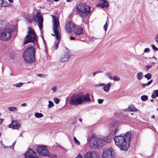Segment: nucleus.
<instances>
[{
  "instance_id": "58836bf2",
  "label": "nucleus",
  "mask_w": 158,
  "mask_h": 158,
  "mask_svg": "<svg viewBox=\"0 0 158 158\" xmlns=\"http://www.w3.org/2000/svg\"><path fill=\"white\" fill-rule=\"evenodd\" d=\"M151 46L153 50H155L156 51L158 50V48L154 44H152Z\"/></svg>"
},
{
  "instance_id": "ea45409f",
  "label": "nucleus",
  "mask_w": 158,
  "mask_h": 158,
  "mask_svg": "<svg viewBox=\"0 0 158 158\" xmlns=\"http://www.w3.org/2000/svg\"><path fill=\"white\" fill-rule=\"evenodd\" d=\"M103 99H98V101L99 104H101L103 103Z\"/></svg>"
},
{
  "instance_id": "4468645a",
  "label": "nucleus",
  "mask_w": 158,
  "mask_h": 158,
  "mask_svg": "<svg viewBox=\"0 0 158 158\" xmlns=\"http://www.w3.org/2000/svg\"><path fill=\"white\" fill-rule=\"evenodd\" d=\"M70 56V54L69 52L67 51L64 54L61 55L59 59V61L62 63L66 62L68 61Z\"/></svg>"
},
{
  "instance_id": "bf43d9fd",
  "label": "nucleus",
  "mask_w": 158,
  "mask_h": 158,
  "mask_svg": "<svg viewBox=\"0 0 158 158\" xmlns=\"http://www.w3.org/2000/svg\"><path fill=\"white\" fill-rule=\"evenodd\" d=\"M3 119L2 118H0V124L2 123L3 121Z\"/></svg>"
},
{
  "instance_id": "a18cd8bd",
  "label": "nucleus",
  "mask_w": 158,
  "mask_h": 158,
  "mask_svg": "<svg viewBox=\"0 0 158 158\" xmlns=\"http://www.w3.org/2000/svg\"><path fill=\"white\" fill-rule=\"evenodd\" d=\"M154 92L156 94V96L158 97V89L154 90Z\"/></svg>"
},
{
  "instance_id": "a878e982",
  "label": "nucleus",
  "mask_w": 158,
  "mask_h": 158,
  "mask_svg": "<svg viewBox=\"0 0 158 158\" xmlns=\"http://www.w3.org/2000/svg\"><path fill=\"white\" fill-rule=\"evenodd\" d=\"M144 77L145 78H147L148 80H149L151 78L152 75L150 73H148L145 75Z\"/></svg>"
},
{
  "instance_id": "393cba45",
  "label": "nucleus",
  "mask_w": 158,
  "mask_h": 158,
  "mask_svg": "<svg viewBox=\"0 0 158 158\" xmlns=\"http://www.w3.org/2000/svg\"><path fill=\"white\" fill-rule=\"evenodd\" d=\"M119 130V127H117L115 130L114 131L112 132V134L113 135H115L117 133Z\"/></svg>"
},
{
  "instance_id": "c9c22d12",
  "label": "nucleus",
  "mask_w": 158,
  "mask_h": 158,
  "mask_svg": "<svg viewBox=\"0 0 158 158\" xmlns=\"http://www.w3.org/2000/svg\"><path fill=\"white\" fill-rule=\"evenodd\" d=\"M154 40L158 44V33L155 36Z\"/></svg>"
},
{
  "instance_id": "7c9ffc66",
  "label": "nucleus",
  "mask_w": 158,
  "mask_h": 158,
  "mask_svg": "<svg viewBox=\"0 0 158 158\" xmlns=\"http://www.w3.org/2000/svg\"><path fill=\"white\" fill-rule=\"evenodd\" d=\"M105 75L107 77L110 79L112 80V77L111 76V74L110 73L107 72L105 73Z\"/></svg>"
},
{
  "instance_id": "9d476101",
  "label": "nucleus",
  "mask_w": 158,
  "mask_h": 158,
  "mask_svg": "<svg viewBox=\"0 0 158 158\" xmlns=\"http://www.w3.org/2000/svg\"><path fill=\"white\" fill-rule=\"evenodd\" d=\"M102 156V158H114L115 153L113 149H105Z\"/></svg>"
},
{
  "instance_id": "4c0bfd02",
  "label": "nucleus",
  "mask_w": 158,
  "mask_h": 158,
  "mask_svg": "<svg viewBox=\"0 0 158 158\" xmlns=\"http://www.w3.org/2000/svg\"><path fill=\"white\" fill-rule=\"evenodd\" d=\"M41 37H42V39H43V42H44V46H45V49L46 50L47 45H46V41L44 40V38L42 36H41Z\"/></svg>"
},
{
  "instance_id": "7ed1b4c3",
  "label": "nucleus",
  "mask_w": 158,
  "mask_h": 158,
  "mask_svg": "<svg viewBox=\"0 0 158 158\" xmlns=\"http://www.w3.org/2000/svg\"><path fill=\"white\" fill-rule=\"evenodd\" d=\"M90 101L89 96L88 94L85 95L74 94L71 97L69 100L70 105L75 106L81 105L83 102Z\"/></svg>"
},
{
  "instance_id": "13d9d810",
  "label": "nucleus",
  "mask_w": 158,
  "mask_h": 158,
  "mask_svg": "<svg viewBox=\"0 0 158 158\" xmlns=\"http://www.w3.org/2000/svg\"><path fill=\"white\" fill-rule=\"evenodd\" d=\"M70 40H74L75 39V38L74 37H73L71 36L70 37Z\"/></svg>"
},
{
  "instance_id": "c756f323",
  "label": "nucleus",
  "mask_w": 158,
  "mask_h": 158,
  "mask_svg": "<svg viewBox=\"0 0 158 158\" xmlns=\"http://www.w3.org/2000/svg\"><path fill=\"white\" fill-rule=\"evenodd\" d=\"M23 83L22 82H19L18 83L15 84L14 85V86L17 88H19L21 87L23 85Z\"/></svg>"
},
{
  "instance_id": "a211bd4d",
  "label": "nucleus",
  "mask_w": 158,
  "mask_h": 158,
  "mask_svg": "<svg viewBox=\"0 0 158 158\" xmlns=\"http://www.w3.org/2000/svg\"><path fill=\"white\" fill-rule=\"evenodd\" d=\"M40 156H50V155L47 149H41Z\"/></svg>"
},
{
  "instance_id": "bb28decb",
  "label": "nucleus",
  "mask_w": 158,
  "mask_h": 158,
  "mask_svg": "<svg viewBox=\"0 0 158 158\" xmlns=\"http://www.w3.org/2000/svg\"><path fill=\"white\" fill-rule=\"evenodd\" d=\"M141 99L142 101H145L148 99V97L145 95H142L141 97Z\"/></svg>"
},
{
  "instance_id": "39448f33",
  "label": "nucleus",
  "mask_w": 158,
  "mask_h": 158,
  "mask_svg": "<svg viewBox=\"0 0 158 158\" xmlns=\"http://www.w3.org/2000/svg\"><path fill=\"white\" fill-rule=\"evenodd\" d=\"M35 49L32 46H29L25 50L23 54V58L27 63H31L35 61Z\"/></svg>"
},
{
  "instance_id": "de8ad7c7",
  "label": "nucleus",
  "mask_w": 158,
  "mask_h": 158,
  "mask_svg": "<svg viewBox=\"0 0 158 158\" xmlns=\"http://www.w3.org/2000/svg\"><path fill=\"white\" fill-rule=\"evenodd\" d=\"M151 97L153 98H156V97H157V96H156V95L155 94H152V95Z\"/></svg>"
},
{
  "instance_id": "5701e85b",
  "label": "nucleus",
  "mask_w": 158,
  "mask_h": 158,
  "mask_svg": "<svg viewBox=\"0 0 158 158\" xmlns=\"http://www.w3.org/2000/svg\"><path fill=\"white\" fill-rule=\"evenodd\" d=\"M8 110L12 112H16L17 111V108L15 106H10L8 108Z\"/></svg>"
},
{
  "instance_id": "f03ea898",
  "label": "nucleus",
  "mask_w": 158,
  "mask_h": 158,
  "mask_svg": "<svg viewBox=\"0 0 158 158\" xmlns=\"http://www.w3.org/2000/svg\"><path fill=\"white\" fill-rule=\"evenodd\" d=\"M108 137H98L93 135L90 138V141H88V145L91 148H101L107 143Z\"/></svg>"
},
{
  "instance_id": "ddd939ff",
  "label": "nucleus",
  "mask_w": 158,
  "mask_h": 158,
  "mask_svg": "<svg viewBox=\"0 0 158 158\" xmlns=\"http://www.w3.org/2000/svg\"><path fill=\"white\" fill-rule=\"evenodd\" d=\"M76 26L72 22H69L66 24L65 28L67 32L70 33L72 31H73Z\"/></svg>"
},
{
  "instance_id": "c03bdc74",
  "label": "nucleus",
  "mask_w": 158,
  "mask_h": 158,
  "mask_svg": "<svg viewBox=\"0 0 158 158\" xmlns=\"http://www.w3.org/2000/svg\"><path fill=\"white\" fill-rule=\"evenodd\" d=\"M35 116L37 118H40V113H35Z\"/></svg>"
},
{
  "instance_id": "2eb2a0df",
  "label": "nucleus",
  "mask_w": 158,
  "mask_h": 158,
  "mask_svg": "<svg viewBox=\"0 0 158 158\" xmlns=\"http://www.w3.org/2000/svg\"><path fill=\"white\" fill-rule=\"evenodd\" d=\"M9 24L6 21H0V31H3L4 30L9 28Z\"/></svg>"
},
{
  "instance_id": "a19ab883",
  "label": "nucleus",
  "mask_w": 158,
  "mask_h": 158,
  "mask_svg": "<svg viewBox=\"0 0 158 158\" xmlns=\"http://www.w3.org/2000/svg\"><path fill=\"white\" fill-rule=\"evenodd\" d=\"M56 86H55L52 87L51 89V90L53 91L54 92H55L56 90Z\"/></svg>"
},
{
  "instance_id": "f704fd0d",
  "label": "nucleus",
  "mask_w": 158,
  "mask_h": 158,
  "mask_svg": "<svg viewBox=\"0 0 158 158\" xmlns=\"http://www.w3.org/2000/svg\"><path fill=\"white\" fill-rule=\"evenodd\" d=\"M54 101L56 104H58L59 103V100L57 98H55L54 99Z\"/></svg>"
},
{
  "instance_id": "20e7f679",
  "label": "nucleus",
  "mask_w": 158,
  "mask_h": 158,
  "mask_svg": "<svg viewBox=\"0 0 158 158\" xmlns=\"http://www.w3.org/2000/svg\"><path fill=\"white\" fill-rule=\"evenodd\" d=\"M52 17L53 22L52 26V29L55 35L56 36V40L55 42L54 46L55 47V48L57 49L60 39V35L59 33V31L57 30V29L60 27L59 23L58 20L56 19L55 16L52 15Z\"/></svg>"
},
{
  "instance_id": "6e6d98bb",
  "label": "nucleus",
  "mask_w": 158,
  "mask_h": 158,
  "mask_svg": "<svg viewBox=\"0 0 158 158\" xmlns=\"http://www.w3.org/2000/svg\"><path fill=\"white\" fill-rule=\"evenodd\" d=\"M51 156L52 157H57V156L55 154L52 155V156Z\"/></svg>"
},
{
  "instance_id": "aec40b11",
  "label": "nucleus",
  "mask_w": 158,
  "mask_h": 158,
  "mask_svg": "<svg viewBox=\"0 0 158 158\" xmlns=\"http://www.w3.org/2000/svg\"><path fill=\"white\" fill-rule=\"evenodd\" d=\"M102 4L98 5V6L102 8L106 7L108 6V3L106 0H100Z\"/></svg>"
},
{
  "instance_id": "0e129e2a",
  "label": "nucleus",
  "mask_w": 158,
  "mask_h": 158,
  "mask_svg": "<svg viewBox=\"0 0 158 158\" xmlns=\"http://www.w3.org/2000/svg\"><path fill=\"white\" fill-rule=\"evenodd\" d=\"M43 116V115L42 114L40 113V118L42 117Z\"/></svg>"
},
{
  "instance_id": "72a5a7b5",
  "label": "nucleus",
  "mask_w": 158,
  "mask_h": 158,
  "mask_svg": "<svg viewBox=\"0 0 158 158\" xmlns=\"http://www.w3.org/2000/svg\"><path fill=\"white\" fill-rule=\"evenodd\" d=\"M73 139L75 144L77 145H79L80 144V142L76 139L75 137H74Z\"/></svg>"
},
{
  "instance_id": "774afa93",
  "label": "nucleus",
  "mask_w": 158,
  "mask_h": 158,
  "mask_svg": "<svg viewBox=\"0 0 158 158\" xmlns=\"http://www.w3.org/2000/svg\"><path fill=\"white\" fill-rule=\"evenodd\" d=\"M154 101V100L153 99H151V100L150 101L151 102H153V101Z\"/></svg>"
},
{
  "instance_id": "603ef678",
  "label": "nucleus",
  "mask_w": 158,
  "mask_h": 158,
  "mask_svg": "<svg viewBox=\"0 0 158 158\" xmlns=\"http://www.w3.org/2000/svg\"><path fill=\"white\" fill-rule=\"evenodd\" d=\"M76 158H82V157L81 156V154H78Z\"/></svg>"
},
{
  "instance_id": "4d7b16f0",
  "label": "nucleus",
  "mask_w": 158,
  "mask_h": 158,
  "mask_svg": "<svg viewBox=\"0 0 158 158\" xmlns=\"http://www.w3.org/2000/svg\"><path fill=\"white\" fill-rule=\"evenodd\" d=\"M105 84L104 83H101L100 85H98L100 86H105Z\"/></svg>"
},
{
  "instance_id": "338daca9",
  "label": "nucleus",
  "mask_w": 158,
  "mask_h": 158,
  "mask_svg": "<svg viewBox=\"0 0 158 158\" xmlns=\"http://www.w3.org/2000/svg\"><path fill=\"white\" fill-rule=\"evenodd\" d=\"M8 1L10 2H12L13 1V0H8Z\"/></svg>"
},
{
  "instance_id": "6e6552de",
  "label": "nucleus",
  "mask_w": 158,
  "mask_h": 158,
  "mask_svg": "<svg viewBox=\"0 0 158 158\" xmlns=\"http://www.w3.org/2000/svg\"><path fill=\"white\" fill-rule=\"evenodd\" d=\"M25 18L28 22H34L36 23H37L40 27V12L38 11L36 14L34 13L31 15L27 14Z\"/></svg>"
},
{
  "instance_id": "4be33fe9",
  "label": "nucleus",
  "mask_w": 158,
  "mask_h": 158,
  "mask_svg": "<svg viewBox=\"0 0 158 158\" xmlns=\"http://www.w3.org/2000/svg\"><path fill=\"white\" fill-rule=\"evenodd\" d=\"M143 77V73L142 72H139L137 73L136 78L139 80H141Z\"/></svg>"
},
{
  "instance_id": "e2e57ef3",
  "label": "nucleus",
  "mask_w": 158,
  "mask_h": 158,
  "mask_svg": "<svg viewBox=\"0 0 158 158\" xmlns=\"http://www.w3.org/2000/svg\"><path fill=\"white\" fill-rule=\"evenodd\" d=\"M98 71V73H103V72L102 71Z\"/></svg>"
},
{
  "instance_id": "37998d69",
  "label": "nucleus",
  "mask_w": 158,
  "mask_h": 158,
  "mask_svg": "<svg viewBox=\"0 0 158 158\" xmlns=\"http://www.w3.org/2000/svg\"><path fill=\"white\" fill-rule=\"evenodd\" d=\"M152 67L151 65H148L146 66V68L147 70H148L149 69L151 68Z\"/></svg>"
},
{
  "instance_id": "6ab92c4d",
  "label": "nucleus",
  "mask_w": 158,
  "mask_h": 158,
  "mask_svg": "<svg viewBox=\"0 0 158 158\" xmlns=\"http://www.w3.org/2000/svg\"><path fill=\"white\" fill-rule=\"evenodd\" d=\"M124 111L129 112L137 111H139V110L135 108L134 106L131 105L127 108L125 109Z\"/></svg>"
},
{
  "instance_id": "412c9836",
  "label": "nucleus",
  "mask_w": 158,
  "mask_h": 158,
  "mask_svg": "<svg viewBox=\"0 0 158 158\" xmlns=\"http://www.w3.org/2000/svg\"><path fill=\"white\" fill-rule=\"evenodd\" d=\"M111 83L110 82L108 83L107 84H106L103 87L104 90L106 92L109 91L110 90V86H111Z\"/></svg>"
},
{
  "instance_id": "cd10ccee",
  "label": "nucleus",
  "mask_w": 158,
  "mask_h": 158,
  "mask_svg": "<svg viewBox=\"0 0 158 158\" xmlns=\"http://www.w3.org/2000/svg\"><path fill=\"white\" fill-rule=\"evenodd\" d=\"M117 122L115 120H111V124L113 126H116L117 125Z\"/></svg>"
},
{
  "instance_id": "9b49d317",
  "label": "nucleus",
  "mask_w": 158,
  "mask_h": 158,
  "mask_svg": "<svg viewBox=\"0 0 158 158\" xmlns=\"http://www.w3.org/2000/svg\"><path fill=\"white\" fill-rule=\"evenodd\" d=\"M84 158H101L100 154L97 152L93 151L86 152Z\"/></svg>"
},
{
  "instance_id": "09e8293b",
  "label": "nucleus",
  "mask_w": 158,
  "mask_h": 158,
  "mask_svg": "<svg viewBox=\"0 0 158 158\" xmlns=\"http://www.w3.org/2000/svg\"><path fill=\"white\" fill-rule=\"evenodd\" d=\"M45 75L40 74V77L44 78L46 77Z\"/></svg>"
},
{
  "instance_id": "423d86ee",
  "label": "nucleus",
  "mask_w": 158,
  "mask_h": 158,
  "mask_svg": "<svg viewBox=\"0 0 158 158\" xmlns=\"http://www.w3.org/2000/svg\"><path fill=\"white\" fill-rule=\"evenodd\" d=\"M77 13L81 16L85 17L90 13V7L86 3H79L76 6Z\"/></svg>"
},
{
  "instance_id": "dca6fc26",
  "label": "nucleus",
  "mask_w": 158,
  "mask_h": 158,
  "mask_svg": "<svg viewBox=\"0 0 158 158\" xmlns=\"http://www.w3.org/2000/svg\"><path fill=\"white\" fill-rule=\"evenodd\" d=\"M73 32L76 36L79 35L83 34V29L81 27H79L77 26H76Z\"/></svg>"
},
{
  "instance_id": "3c124183",
  "label": "nucleus",
  "mask_w": 158,
  "mask_h": 158,
  "mask_svg": "<svg viewBox=\"0 0 158 158\" xmlns=\"http://www.w3.org/2000/svg\"><path fill=\"white\" fill-rule=\"evenodd\" d=\"M147 84H142V86L143 88H145L146 86H147Z\"/></svg>"
},
{
  "instance_id": "0eeeda50",
  "label": "nucleus",
  "mask_w": 158,
  "mask_h": 158,
  "mask_svg": "<svg viewBox=\"0 0 158 158\" xmlns=\"http://www.w3.org/2000/svg\"><path fill=\"white\" fill-rule=\"evenodd\" d=\"M29 42H33L34 44L37 42L35 34L30 27L28 28V34L24 39L23 44L25 45Z\"/></svg>"
},
{
  "instance_id": "8fccbe9b",
  "label": "nucleus",
  "mask_w": 158,
  "mask_h": 158,
  "mask_svg": "<svg viewBox=\"0 0 158 158\" xmlns=\"http://www.w3.org/2000/svg\"><path fill=\"white\" fill-rule=\"evenodd\" d=\"M21 106L23 107H26L27 106V104L26 103H23L22 104Z\"/></svg>"
},
{
  "instance_id": "c85d7f7f",
  "label": "nucleus",
  "mask_w": 158,
  "mask_h": 158,
  "mask_svg": "<svg viewBox=\"0 0 158 158\" xmlns=\"http://www.w3.org/2000/svg\"><path fill=\"white\" fill-rule=\"evenodd\" d=\"M109 23V22L107 20L105 23V24H104L103 27L104 29V30L105 31H106L107 30V27L108 26V25Z\"/></svg>"
},
{
  "instance_id": "5fc2aeb1",
  "label": "nucleus",
  "mask_w": 158,
  "mask_h": 158,
  "mask_svg": "<svg viewBox=\"0 0 158 158\" xmlns=\"http://www.w3.org/2000/svg\"><path fill=\"white\" fill-rule=\"evenodd\" d=\"M97 73H98V71H96L95 72H94L93 73V77H94V76H95V75L97 74Z\"/></svg>"
},
{
  "instance_id": "f8f14e48",
  "label": "nucleus",
  "mask_w": 158,
  "mask_h": 158,
  "mask_svg": "<svg viewBox=\"0 0 158 158\" xmlns=\"http://www.w3.org/2000/svg\"><path fill=\"white\" fill-rule=\"evenodd\" d=\"M25 158H38V156L32 149H29L24 154Z\"/></svg>"
},
{
  "instance_id": "1a4fd4ad",
  "label": "nucleus",
  "mask_w": 158,
  "mask_h": 158,
  "mask_svg": "<svg viewBox=\"0 0 158 158\" xmlns=\"http://www.w3.org/2000/svg\"><path fill=\"white\" fill-rule=\"evenodd\" d=\"M0 33V39L2 40L6 41L11 38L12 31L10 28H7Z\"/></svg>"
},
{
  "instance_id": "69168bd1",
  "label": "nucleus",
  "mask_w": 158,
  "mask_h": 158,
  "mask_svg": "<svg viewBox=\"0 0 158 158\" xmlns=\"http://www.w3.org/2000/svg\"><path fill=\"white\" fill-rule=\"evenodd\" d=\"M155 116L153 115H152L151 117L152 118H153L154 119L155 118Z\"/></svg>"
},
{
  "instance_id": "680f3d73",
  "label": "nucleus",
  "mask_w": 158,
  "mask_h": 158,
  "mask_svg": "<svg viewBox=\"0 0 158 158\" xmlns=\"http://www.w3.org/2000/svg\"><path fill=\"white\" fill-rule=\"evenodd\" d=\"M121 149V150H122H122H123V151H127V149H125V148H124V149Z\"/></svg>"
},
{
  "instance_id": "f3484780",
  "label": "nucleus",
  "mask_w": 158,
  "mask_h": 158,
  "mask_svg": "<svg viewBox=\"0 0 158 158\" xmlns=\"http://www.w3.org/2000/svg\"><path fill=\"white\" fill-rule=\"evenodd\" d=\"M20 126V124L18 123L16 121H12L11 123L10 124V128H13V129H18Z\"/></svg>"
},
{
  "instance_id": "b1692460",
  "label": "nucleus",
  "mask_w": 158,
  "mask_h": 158,
  "mask_svg": "<svg viewBox=\"0 0 158 158\" xmlns=\"http://www.w3.org/2000/svg\"><path fill=\"white\" fill-rule=\"evenodd\" d=\"M43 19L42 15L40 14V30L42 29L43 27Z\"/></svg>"
},
{
  "instance_id": "49530a36",
  "label": "nucleus",
  "mask_w": 158,
  "mask_h": 158,
  "mask_svg": "<svg viewBox=\"0 0 158 158\" xmlns=\"http://www.w3.org/2000/svg\"><path fill=\"white\" fill-rule=\"evenodd\" d=\"M153 82V80H151L149 81L147 83V85H149L152 82Z\"/></svg>"
},
{
  "instance_id": "052dcab7",
  "label": "nucleus",
  "mask_w": 158,
  "mask_h": 158,
  "mask_svg": "<svg viewBox=\"0 0 158 158\" xmlns=\"http://www.w3.org/2000/svg\"><path fill=\"white\" fill-rule=\"evenodd\" d=\"M15 143V142H14V143H13L11 145V146L10 147V148L12 147L13 148L14 146Z\"/></svg>"
},
{
  "instance_id": "e433bc0d",
  "label": "nucleus",
  "mask_w": 158,
  "mask_h": 158,
  "mask_svg": "<svg viewBox=\"0 0 158 158\" xmlns=\"http://www.w3.org/2000/svg\"><path fill=\"white\" fill-rule=\"evenodd\" d=\"M90 41L92 42L94 41L96 39L93 37H90L89 38Z\"/></svg>"
},
{
  "instance_id": "864d4df0",
  "label": "nucleus",
  "mask_w": 158,
  "mask_h": 158,
  "mask_svg": "<svg viewBox=\"0 0 158 158\" xmlns=\"http://www.w3.org/2000/svg\"><path fill=\"white\" fill-rule=\"evenodd\" d=\"M47 147L45 145H44V146H40V148H47Z\"/></svg>"
},
{
  "instance_id": "79ce46f5",
  "label": "nucleus",
  "mask_w": 158,
  "mask_h": 158,
  "mask_svg": "<svg viewBox=\"0 0 158 158\" xmlns=\"http://www.w3.org/2000/svg\"><path fill=\"white\" fill-rule=\"evenodd\" d=\"M150 50L148 48H146L144 49V52H149Z\"/></svg>"
},
{
  "instance_id": "2f4dec72",
  "label": "nucleus",
  "mask_w": 158,
  "mask_h": 158,
  "mask_svg": "<svg viewBox=\"0 0 158 158\" xmlns=\"http://www.w3.org/2000/svg\"><path fill=\"white\" fill-rule=\"evenodd\" d=\"M54 106V104L53 102L50 101H48V107L49 108H51L52 107Z\"/></svg>"
},
{
  "instance_id": "473e14b6",
  "label": "nucleus",
  "mask_w": 158,
  "mask_h": 158,
  "mask_svg": "<svg viewBox=\"0 0 158 158\" xmlns=\"http://www.w3.org/2000/svg\"><path fill=\"white\" fill-rule=\"evenodd\" d=\"M112 80H113L115 81H119L120 80V78L117 76H114L112 77Z\"/></svg>"
},
{
  "instance_id": "f257e3e1",
  "label": "nucleus",
  "mask_w": 158,
  "mask_h": 158,
  "mask_svg": "<svg viewBox=\"0 0 158 158\" xmlns=\"http://www.w3.org/2000/svg\"><path fill=\"white\" fill-rule=\"evenodd\" d=\"M131 137V133L129 131L125 134L115 136L114 140L116 145L119 148H129Z\"/></svg>"
}]
</instances>
